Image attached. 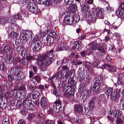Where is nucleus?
Listing matches in <instances>:
<instances>
[{
  "label": "nucleus",
  "instance_id": "f257e3e1",
  "mask_svg": "<svg viewBox=\"0 0 124 124\" xmlns=\"http://www.w3.org/2000/svg\"><path fill=\"white\" fill-rule=\"evenodd\" d=\"M53 49L47 51L44 54L38 56L37 58V64L40 67L41 71H44L47 67L54 61L53 57L54 56Z\"/></svg>",
  "mask_w": 124,
  "mask_h": 124
},
{
  "label": "nucleus",
  "instance_id": "f03ea898",
  "mask_svg": "<svg viewBox=\"0 0 124 124\" xmlns=\"http://www.w3.org/2000/svg\"><path fill=\"white\" fill-rule=\"evenodd\" d=\"M68 82V86L67 89V93L68 95L73 96L74 93V89L76 88V83L72 78H70Z\"/></svg>",
  "mask_w": 124,
  "mask_h": 124
},
{
  "label": "nucleus",
  "instance_id": "7ed1b4c3",
  "mask_svg": "<svg viewBox=\"0 0 124 124\" xmlns=\"http://www.w3.org/2000/svg\"><path fill=\"white\" fill-rule=\"evenodd\" d=\"M61 102L60 100L56 101L53 104L54 111L56 114H61L63 111V108L61 106Z\"/></svg>",
  "mask_w": 124,
  "mask_h": 124
},
{
  "label": "nucleus",
  "instance_id": "20e7f679",
  "mask_svg": "<svg viewBox=\"0 0 124 124\" xmlns=\"http://www.w3.org/2000/svg\"><path fill=\"white\" fill-rule=\"evenodd\" d=\"M31 43V46L33 51H38L41 47V42L38 40L36 38H34L33 39Z\"/></svg>",
  "mask_w": 124,
  "mask_h": 124
},
{
  "label": "nucleus",
  "instance_id": "39448f33",
  "mask_svg": "<svg viewBox=\"0 0 124 124\" xmlns=\"http://www.w3.org/2000/svg\"><path fill=\"white\" fill-rule=\"evenodd\" d=\"M53 77L55 78L56 80L58 81H61L65 78L67 79L69 77L65 76L64 71H63L56 72L54 74Z\"/></svg>",
  "mask_w": 124,
  "mask_h": 124
},
{
  "label": "nucleus",
  "instance_id": "423d86ee",
  "mask_svg": "<svg viewBox=\"0 0 124 124\" xmlns=\"http://www.w3.org/2000/svg\"><path fill=\"white\" fill-rule=\"evenodd\" d=\"M23 104L24 107L27 109H33L34 106L33 101L28 100H24L23 101Z\"/></svg>",
  "mask_w": 124,
  "mask_h": 124
},
{
  "label": "nucleus",
  "instance_id": "0eeeda50",
  "mask_svg": "<svg viewBox=\"0 0 124 124\" xmlns=\"http://www.w3.org/2000/svg\"><path fill=\"white\" fill-rule=\"evenodd\" d=\"M2 90L1 87L0 86V107L2 108H5L6 106L7 101L3 100V98L5 95L4 93L1 92Z\"/></svg>",
  "mask_w": 124,
  "mask_h": 124
},
{
  "label": "nucleus",
  "instance_id": "6e6552de",
  "mask_svg": "<svg viewBox=\"0 0 124 124\" xmlns=\"http://www.w3.org/2000/svg\"><path fill=\"white\" fill-rule=\"evenodd\" d=\"M106 93L107 96H110L111 99L112 100H114L116 98V93L113 91V88H106Z\"/></svg>",
  "mask_w": 124,
  "mask_h": 124
},
{
  "label": "nucleus",
  "instance_id": "1a4fd4ad",
  "mask_svg": "<svg viewBox=\"0 0 124 124\" xmlns=\"http://www.w3.org/2000/svg\"><path fill=\"white\" fill-rule=\"evenodd\" d=\"M101 85V83L99 80L95 81L93 86V91L95 94H97L99 93Z\"/></svg>",
  "mask_w": 124,
  "mask_h": 124
},
{
  "label": "nucleus",
  "instance_id": "9d476101",
  "mask_svg": "<svg viewBox=\"0 0 124 124\" xmlns=\"http://www.w3.org/2000/svg\"><path fill=\"white\" fill-rule=\"evenodd\" d=\"M49 34L47 35L48 37L49 38V42L50 43H52L56 39V38L57 37V35L54 31L49 30Z\"/></svg>",
  "mask_w": 124,
  "mask_h": 124
},
{
  "label": "nucleus",
  "instance_id": "9b49d317",
  "mask_svg": "<svg viewBox=\"0 0 124 124\" xmlns=\"http://www.w3.org/2000/svg\"><path fill=\"white\" fill-rule=\"evenodd\" d=\"M93 11H96V16L97 18H103V13L102 11L100 9H96L93 8Z\"/></svg>",
  "mask_w": 124,
  "mask_h": 124
},
{
  "label": "nucleus",
  "instance_id": "f8f14e48",
  "mask_svg": "<svg viewBox=\"0 0 124 124\" xmlns=\"http://www.w3.org/2000/svg\"><path fill=\"white\" fill-rule=\"evenodd\" d=\"M67 47V45L65 43H61L59 44L56 46V50L57 51H61L65 49Z\"/></svg>",
  "mask_w": 124,
  "mask_h": 124
},
{
  "label": "nucleus",
  "instance_id": "ddd939ff",
  "mask_svg": "<svg viewBox=\"0 0 124 124\" xmlns=\"http://www.w3.org/2000/svg\"><path fill=\"white\" fill-rule=\"evenodd\" d=\"M47 99L45 97H42L41 98L40 101V104L41 107L44 108L47 105Z\"/></svg>",
  "mask_w": 124,
  "mask_h": 124
},
{
  "label": "nucleus",
  "instance_id": "4468645a",
  "mask_svg": "<svg viewBox=\"0 0 124 124\" xmlns=\"http://www.w3.org/2000/svg\"><path fill=\"white\" fill-rule=\"evenodd\" d=\"M14 74L18 80H21L23 78L24 75H23V73L20 71H19L18 72L17 70H16L14 72Z\"/></svg>",
  "mask_w": 124,
  "mask_h": 124
},
{
  "label": "nucleus",
  "instance_id": "2eb2a0df",
  "mask_svg": "<svg viewBox=\"0 0 124 124\" xmlns=\"http://www.w3.org/2000/svg\"><path fill=\"white\" fill-rule=\"evenodd\" d=\"M95 99V98H93L90 99L89 101L88 107L90 110H92L94 108Z\"/></svg>",
  "mask_w": 124,
  "mask_h": 124
},
{
  "label": "nucleus",
  "instance_id": "dca6fc26",
  "mask_svg": "<svg viewBox=\"0 0 124 124\" xmlns=\"http://www.w3.org/2000/svg\"><path fill=\"white\" fill-rule=\"evenodd\" d=\"M36 6L35 4L33 3H31L28 5V8L30 11L33 13L36 11Z\"/></svg>",
  "mask_w": 124,
  "mask_h": 124
},
{
  "label": "nucleus",
  "instance_id": "f3484780",
  "mask_svg": "<svg viewBox=\"0 0 124 124\" xmlns=\"http://www.w3.org/2000/svg\"><path fill=\"white\" fill-rule=\"evenodd\" d=\"M62 68L63 70L62 71H64L65 76L66 77H69V70L68 66L66 65H63L62 66Z\"/></svg>",
  "mask_w": 124,
  "mask_h": 124
},
{
  "label": "nucleus",
  "instance_id": "a211bd4d",
  "mask_svg": "<svg viewBox=\"0 0 124 124\" xmlns=\"http://www.w3.org/2000/svg\"><path fill=\"white\" fill-rule=\"evenodd\" d=\"M81 110V106L80 105L77 104L74 106V111L76 114L80 112Z\"/></svg>",
  "mask_w": 124,
  "mask_h": 124
},
{
  "label": "nucleus",
  "instance_id": "6ab92c4d",
  "mask_svg": "<svg viewBox=\"0 0 124 124\" xmlns=\"http://www.w3.org/2000/svg\"><path fill=\"white\" fill-rule=\"evenodd\" d=\"M92 15H93L91 17V19L88 20V23L89 24L92 23H94L96 22V17L95 16V13L92 12Z\"/></svg>",
  "mask_w": 124,
  "mask_h": 124
},
{
  "label": "nucleus",
  "instance_id": "aec40b11",
  "mask_svg": "<svg viewBox=\"0 0 124 124\" xmlns=\"http://www.w3.org/2000/svg\"><path fill=\"white\" fill-rule=\"evenodd\" d=\"M41 80V78L38 75L34 76L32 79V81L34 83L36 84L38 83H39Z\"/></svg>",
  "mask_w": 124,
  "mask_h": 124
},
{
  "label": "nucleus",
  "instance_id": "412c9836",
  "mask_svg": "<svg viewBox=\"0 0 124 124\" xmlns=\"http://www.w3.org/2000/svg\"><path fill=\"white\" fill-rule=\"evenodd\" d=\"M121 112L119 109L115 110L114 112L113 116L116 118L120 117L121 115Z\"/></svg>",
  "mask_w": 124,
  "mask_h": 124
},
{
  "label": "nucleus",
  "instance_id": "4be33fe9",
  "mask_svg": "<svg viewBox=\"0 0 124 124\" xmlns=\"http://www.w3.org/2000/svg\"><path fill=\"white\" fill-rule=\"evenodd\" d=\"M81 46V42L80 41L75 42L72 48L75 50H78L79 48Z\"/></svg>",
  "mask_w": 124,
  "mask_h": 124
},
{
  "label": "nucleus",
  "instance_id": "5701e85b",
  "mask_svg": "<svg viewBox=\"0 0 124 124\" xmlns=\"http://www.w3.org/2000/svg\"><path fill=\"white\" fill-rule=\"evenodd\" d=\"M70 18L69 17H66L64 18V20H65L66 23L67 24L70 25L73 23L74 21L73 18Z\"/></svg>",
  "mask_w": 124,
  "mask_h": 124
},
{
  "label": "nucleus",
  "instance_id": "b1692460",
  "mask_svg": "<svg viewBox=\"0 0 124 124\" xmlns=\"http://www.w3.org/2000/svg\"><path fill=\"white\" fill-rule=\"evenodd\" d=\"M10 48L8 46H5L3 49L0 51V52L3 54L8 53L10 52Z\"/></svg>",
  "mask_w": 124,
  "mask_h": 124
},
{
  "label": "nucleus",
  "instance_id": "393cba45",
  "mask_svg": "<svg viewBox=\"0 0 124 124\" xmlns=\"http://www.w3.org/2000/svg\"><path fill=\"white\" fill-rule=\"evenodd\" d=\"M30 53L28 50L23 49L21 51V54L23 57H26Z\"/></svg>",
  "mask_w": 124,
  "mask_h": 124
},
{
  "label": "nucleus",
  "instance_id": "a878e982",
  "mask_svg": "<svg viewBox=\"0 0 124 124\" xmlns=\"http://www.w3.org/2000/svg\"><path fill=\"white\" fill-rule=\"evenodd\" d=\"M20 37L21 39H24L27 41L29 39V37L28 35H26V34L23 31V33L20 34Z\"/></svg>",
  "mask_w": 124,
  "mask_h": 124
},
{
  "label": "nucleus",
  "instance_id": "bb28decb",
  "mask_svg": "<svg viewBox=\"0 0 124 124\" xmlns=\"http://www.w3.org/2000/svg\"><path fill=\"white\" fill-rule=\"evenodd\" d=\"M116 13L117 16L119 17H122L123 16L124 17V11H122L121 10L118 9L116 11Z\"/></svg>",
  "mask_w": 124,
  "mask_h": 124
},
{
  "label": "nucleus",
  "instance_id": "cd10ccee",
  "mask_svg": "<svg viewBox=\"0 0 124 124\" xmlns=\"http://www.w3.org/2000/svg\"><path fill=\"white\" fill-rule=\"evenodd\" d=\"M120 102L118 105L119 108L121 109H124V99L122 98L120 100Z\"/></svg>",
  "mask_w": 124,
  "mask_h": 124
},
{
  "label": "nucleus",
  "instance_id": "c85d7f7f",
  "mask_svg": "<svg viewBox=\"0 0 124 124\" xmlns=\"http://www.w3.org/2000/svg\"><path fill=\"white\" fill-rule=\"evenodd\" d=\"M70 5L71 8L70 9V11L73 13H74L76 11L78 7L77 5L75 4H71Z\"/></svg>",
  "mask_w": 124,
  "mask_h": 124
},
{
  "label": "nucleus",
  "instance_id": "c756f323",
  "mask_svg": "<svg viewBox=\"0 0 124 124\" xmlns=\"http://www.w3.org/2000/svg\"><path fill=\"white\" fill-rule=\"evenodd\" d=\"M98 44L97 43H90L89 44V46L91 47V50H96L97 49V47L96 46V44Z\"/></svg>",
  "mask_w": 124,
  "mask_h": 124
},
{
  "label": "nucleus",
  "instance_id": "7c9ffc66",
  "mask_svg": "<svg viewBox=\"0 0 124 124\" xmlns=\"http://www.w3.org/2000/svg\"><path fill=\"white\" fill-rule=\"evenodd\" d=\"M85 89V83H81L80 85V92L83 93Z\"/></svg>",
  "mask_w": 124,
  "mask_h": 124
},
{
  "label": "nucleus",
  "instance_id": "2f4dec72",
  "mask_svg": "<svg viewBox=\"0 0 124 124\" xmlns=\"http://www.w3.org/2000/svg\"><path fill=\"white\" fill-rule=\"evenodd\" d=\"M91 64L89 62H85V68L87 69L88 71L89 72L91 71Z\"/></svg>",
  "mask_w": 124,
  "mask_h": 124
},
{
  "label": "nucleus",
  "instance_id": "473e14b6",
  "mask_svg": "<svg viewBox=\"0 0 124 124\" xmlns=\"http://www.w3.org/2000/svg\"><path fill=\"white\" fill-rule=\"evenodd\" d=\"M13 60V57L11 56L8 57L5 60L6 62L7 63H11Z\"/></svg>",
  "mask_w": 124,
  "mask_h": 124
},
{
  "label": "nucleus",
  "instance_id": "72a5a7b5",
  "mask_svg": "<svg viewBox=\"0 0 124 124\" xmlns=\"http://www.w3.org/2000/svg\"><path fill=\"white\" fill-rule=\"evenodd\" d=\"M8 21L10 24H12L14 23H15L16 22V20H15L14 18L13 17V16L10 17L9 18H8Z\"/></svg>",
  "mask_w": 124,
  "mask_h": 124
},
{
  "label": "nucleus",
  "instance_id": "f704fd0d",
  "mask_svg": "<svg viewBox=\"0 0 124 124\" xmlns=\"http://www.w3.org/2000/svg\"><path fill=\"white\" fill-rule=\"evenodd\" d=\"M108 70L110 72H113L116 71V68L110 65Z\"/></svg>",
  "mask_w": 124,
  "mask_h": 124
},
{
  "label": "nucleus",
  "instance_id": "c9c22d12",
  "mask_svg": "<svg viewBox=\"0 0 124 124\" xmlns=\"http://www.w3.org/2000/svg\"><path fill=\"white\" fill-rule=\"evenodd\" d=\"M7 22V19L4 18H0V24L2 25H5Z\"/></svg>",
  "mask_w": 124,
  "mask_h": 124
},
{
  "label": "nucleus",
  "instance_id": "e433bc0d",
  "mask_svg": "<svg viewBox=\"0 0 124 124\" xmlns=\"http://www.w3.org/2000/svg\"><path fill=\"white\" fill-rule=\"evenodd\" d=\"M86 95H85V94H84V97H82L83 99V100L84 101H85L87 97L89 96V95L90 93V92L89 90H87L86 91Z\"/></svg>",
  "mask_w": 124,
  "mask_h": 124
},
{
  "label": "nucleus",
  "instance_id": "4c0bfd02",
  "mask_svg": "<svg viewBox=\"0 0 124 124\" xmlns=\"http://www.w3.org/2000/svg\"><path fill=\"white\" fill-rule=\"evenodd\" d=\"M10 36L12 38H15L18 36V35L16 32H12L10 33Z\"/></svg>",
  "mask_w": 124,
  "mask_h": 124
},
{
  "label": "nucleus",
  "instance_id": "58836bf2",
  "mask_svg": "<svg viewBox=\"0 0 124 124\" xmlns=\"http://www.w3.org/2000/svg\"><path fill=\"white\" fill-rule=\"evenodd\" d=\"M49 38L47 35V37H44L42 38V41L45 43H47L49 41Z\"/></svg>",
  "mask_w": 124,
  "mask_h": 124
},
{
  "label": "nucleus",
  "instance_id": "ea45409f",
  "mask_svg": "<svg viewBox=\"0 0 124 124\" xmlns=\"http://www.w3.org/2000/svg\"><path fill=\"white\" fill-rule=\"evenodd\" d=\"M119 8L120 10H121L122 11H124V2L123 1L121 2L120 4V5L119 6Z\"/></svg>",
  "mask_w": 124,
  "mask_h": 124
},
{
  "label": "nucleus",
  "instance_id": "a19ab883",
  "mask_svg": "<svg viewBox=\"0 0 124 124\" xmlns=\"http://www.w3.org/2000/svg\"><path fill=\"white\" fill-rule=\"evenodd\" d=\"M24 33H25L26 35H28V36L29 37L30 36L31 38L33 34L32 32L31 31H28L26 30L24 31Z\"/></svg>",
  "mask_w": 124,
  "mask_h": 124
},
{
  "label": "nucleus",
  "instance_id": "79ce46f5",
  "mask_svg": "<svg viewBox=\"0 0 124 124\" xmlns=\"http://www.w3.org/2000/svg\"><path fill=\"white\" fill-rule=\"evenodd\" d=\"M74 0H64V2L66 5H70L73 3Z\"/></svg>",
  "mask_w": 124,
  "mask_h": 124
},
{
  "label": "nucleus",
  "instance_id": "37998d69",
  "mask_svg": "<svg viewBox=\"0 0 124 124\" xmlns=\"http://www.w3.org/2000/svg\"><path fill=\"white\" fill-rule=\"evenodd\" d=\"M89 8V7L88 6L84 5L83 7L82 8L81 10L83 11H87Z\"/></svg>",
  "mask_w": 124,
  "mask_h": 124
},
{
  "label": "nucleus",
  "instance_id": "c03bdc74",
  "mask_svg": "<svg viewBox=\"0 0 124 124\" xmlns=\"http://www.w3.org/2000/svg\"><path fill=\"white\" fill-rule=\"evenodd\" d=\"M69 60L67 58H65L61 60V63L63 64H66L68 63Z\"/></svg>",
  "mask_w": 124,
  "mask_h": 124
},
{
  "label": "nucleus",
  "instance_id": "a18cd8bd",
  "mask_svg": "<svg viewBox=\"0 0 124 124\" xmlns=\"http://www.w3.org/2000/svg\"><path fill=\"white\" fill-rule=\"evenodd\" d=\"M3 124H9L8 118L6 117L4 118L2 121Z\"/></svg>",
  "mask_w": 124,
  "mask_h": 124
},
{
  "label": "nucleus",
  "instance_id": "49530a36",
  "mask_svg": "<svg viewBox=\"0 0 124 124\" xmlns=\"http://www.w3.org/2000/svg\"><path fill=\"white\" fill-rule=\"evenodd\" d=\"M110 66V65H109L107 64H106L104 65H102L101 66L100 68H101L103 70L105 68H106L108 70Z\"/></svg>",
  "mask_w": 124,
  "mask_h": 124
},
{
  "label": "nucleus",
  "instance_id": "de8ad7c7",
  "mask_svg": "<svg viewBox=\"0 0 124 124\" xmlns=\"http://www.w3.org/2000/svg\"><path fill=\"white\" fill-rule=\"evenodd\" d=\"M8 80L10 82H12L14 79L13 75L12 74H9L8 76Z\"/></svg>",
  "mask_w": 124,
  "mask_h": 124
},
{
  "label": "nucleus",
  "instance_id": "09e8293b",
  "mask_svg": "<svg viewBox=\"0 0 124 124\" xmlns=\"http://www.w3.org/2000/svg\"><path fill=\"white\" fill-rule=\"evenodd\" d=\"M112 10V9L109 6H108L106 7V11H107V13H110Z\"/></svg>",
  "mask_w": 124,
  "mask_h": 124
},
{
  "label": "nucleus",
  "instance_id": "8fccbe9b",
  "mask_svg": "<svg viewBox=\"0 0 124 124\" xmlns=\"http://www.w3.org/2000/svg\"><path fill=\"white\" fill-rule=\"evenodd\" d=\"M54 89H56V88ZM53 94L56 96H59L60 94L59 90L57 89H55V90L53 91Z\"/></svg>",
  "mask_w": 124,
  "mask_h": 124
},
{
  "label": "nucleus",
  "instance_id": "3c124183",
  "mask_svg": "<svg viewBox=\"0 0 124 124\" xmlns=\"http://www.w3.org/2000/svg\"><path fill=\"white\" fill-rule=\"evenodd\" d=\"M53 78H54L53 77V78L52 77L51 78H50L49 80V81L51 84L52 86L54 88H55V86L53 81Z\"/></svg>",
  "mask_w": 124,
  "mask_h": 124
},
{
  "label": "nucleus",
  "instance_id": "603ef678",
  "mask_svg": "<svg viewBox=\"0 0 124 124\" xmlns=\"http://www.w3.org/2000/svg\"><path fill=\"white\" fill-rule=\"evenodd\" d=\"M27 86L29 87V89L32 92L33 91L36 89L35 87L31 85H29L28 84H27Z\"/></svg>",
  "mask_w": 124,
  "mask_h": 124
},
{
  "label": "nucleus",
  "instance_id": "864d4df0",
  "mask_svg": "<svg viewBox=\"0 0 124 124\" xmlns=\"http://www.w3.org/2000/svg\"><path fill=\"white\" fill-rule=\"evenodd\" d=\"M47 113L49 114L53 113L52 109L49 106L47 107Z\"/></svg>",
  "mask_w": 124,
  "mask_h": 124
},
{
  "label": "nucleus",
  "instance_id": "5fc2aeb1",
  "mask_svg": "<svg viewBox=\"0 0 124 124\" xmlns=\"http://www.w3.org/2000/svg\"><path fill=\"white\" fill-rule=\"evenodd\" d=\"M110 33L109 32H108V35L106 36L105 38V40L106 42H107L110 39V37L108 35Z\"/></svg>",
  "mask_w": 124,
  "mask_h": 124
},
{
  "label": "nucleus",
  "instance_id": "6e6d98bb",
  "mask_svg": "<svg viewBox=\"0 0 124 124\" xmlns=\"http://www.w3.org/2000/svg\"><path fill=\"white\" fill-rule=\"evenodd\" d=\"M26 59L27 61H30L31 60H33L34 57L30 55V54L26 56Z\"/></svg>",
  "mask_w": 124,
  "mask_h": 124
},
{
  "label": "nucleus",
  "instance_id": "4d7b16f0",
  "mask_svg": "<svg viewBox=\"0 0 124 124\" xmlns=\"http://www.w3.org/2000/svg\"><path fill=\"white\" fill-rule=\"evenodd\" d=\"M100 45H99V46L98 48V50L101 51L103 53L105 52V50L103 49L102 47L101 46V44H100Z\"/></svg>",
  "mask_w": 124,
  "mask_h": 124
},
{
  "label": "nucleus",
  "instance_id": "13d9d810",
  "mask_svg": "<svg viewBox=\"0 0 124 124\" xmlns=\"http://www.w3.org/2000/svg\"><path fill=\"white\" fill-rule=\"evenodd\" d=\"M51 3V2L50 1L47 0L45 1L44 5L46 6H48L50 5Z\"/></svg>",
  "mask_w": 124,
  "mask_h": 124
},
{
  "label": "nucleus",
  "instance_id": "bf43d9fd",
  "mask_svg": "<svg viewBox=\"0 0 124 124\" xmlns=\"http://www.w3.org/2000/svg\"><path fill=\"white\" fill-rule=\"evenodd\" d=\"M20 17L21 16L18 13L17 14H16L15 15H14V16H13V17L14 19H19Z\"/></svg>",
  "mask_w": 124,
  "mask_h": 124
},
{
  "label": "nucleus",
  "instance_id": "052dcab7",
  "mask_svg": "<svg viewBox=\"0 0 124 124\" xmlns=\"http://www.w3.org/2000/svg\"><path fill=\"white\" fill-rule=\"evenodd\" d=\"M34 117V116L32 114H29L27 117V118L28 120H30Z\"/></svg>",
  "mask_w": 124,
  "mask_h": 124
},
{
  "label": "nucleus",
  "instance_id": "680f3d73",
  "mask_svg": "<svg viewBox=\"0 0 124 124\" xmlns=\"http://www.w3.org/2000/svg\"><path fill=\"white\" fill-rule=\"evenodd\" d=\"M83 111L84 114L85 115L89 114L88 110L87 109H86L85 107L84 108V110H83Z\"/></svg>",
  "mask_w": 124,
  "mask_h": 124
},
{
  "label": "nucleus",
  "instance_id": "e2e57ef3",
  "mask_svg": "<svg viewBox=\"0 0 124 124\" xmlns=\"http://www.w3.org/2000/svg\"><path fill=\"white\" fill-rule=\"evenodd\" d=\"M43 124H54L53 122L51 120H46L43 123Z\"/></svg>",
  "mask_w": 124,
  "mask_h": 124
},
{
  "label": "nucleus",
  "instance_id": "0e129e2a",
  "mask_svg": "<svg viewBox=\"0 0 124 124\" xmlns=\"http://www.w3.org/2000/svg\"><path fill=\"white\" fill-rule=\"evenodd\" d=\"M18 61L19 62H21L24 65L25 64V60L23 59H18Z\"/></svg>",
  "mask_w": 124,
  "mask_h": 124
},
{
  "label": "nucleus",
  "instance_id": "69168bd1",
  "mask_svg": "<svg viewBox=\"0 0 124 124\" xmlns=\"http://www.w3.org/2000/svg\"><path fill=\"white\" fill-rule=\"evenodd\" d=\"M117 119L116 120V123L117 124L121 123L122 121L121 119L119 117L117 118Z\"/></svg>",
  "mask_w": 124,
  "mask_h": 124
},
{
  "label": "nucleus",
  "instance_id": "338daca9",
  "mask_svg": "<svg viewBox=\"0 0 124 124\" xmlns=\"http://www.w3.org/2000/svg\"><path fill=\"white\" fill-rule=\"evenodd\" d=\"M75 122L76 123L80 124L81 123L82 120L81 119H79L78 118H77L75 121Z\"/></svg>",
  "mask_w": 124,
  "mask_h": 124
},
{
  "label": "nucleus",
  "instance_id": "774afa93",
  "mask_svg": "<svg viewBox=\"0 0 124 124\" xmlns=\"http://www.w3.org/2000/svg\"><path fill=\"white\" fill-rule=\"evenodd\" d=\"M25 122L24 120H19L18 123V124H25Z\"/></svg>",
  "mask_w": 124,
  "mask_h": 124
}]
</instances>
